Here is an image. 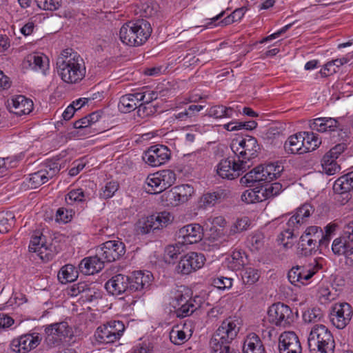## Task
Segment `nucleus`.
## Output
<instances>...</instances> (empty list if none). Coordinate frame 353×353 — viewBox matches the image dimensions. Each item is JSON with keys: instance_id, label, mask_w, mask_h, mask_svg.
Here are the masks:
<instances>
[{"instance_id": "8", "label": "nucleus", "mask_w": 353, "mask_h": 353, "mask_svg": "<svg viewBox=\"0 0 353 353\" xmlns=\"http://www.w3.org/2000/svg\"><path fill=\"white\" fill-rule=\"evenodd\" d=\"M171 222V214L163 211L139 219L135 225V230L137 234L145 235L166 227Z\"/></svg>"}, {"instance_id": "47", "label": "nucleus", "mask_w": 353, "mask_h": 353, "mask_svg": "<svg viewBox=\"0 0 353 353\" xmlns=\"http://www.w3.org/2000/svg\"><path fill=\"white\" fill-rule=\"evenodd\" d=\"M260 274L259 271L252 268H245L241 272V279L245 285H252L259 279Z\"/></svg>"}, {"instance_id": "32", "label": "nucleus", "mask_w": 353, "mask_h": 353, "mask_svg": "<svg viewBox=\"0 0 353 353\" xmlns=\"http://www.w3.org/2000/svg\"><path fill=\"white\" fill-rule=\"evenodd\" d=\"M48 60L46 57H42L37 54H29L25 59V63L34 70H41L45 73L47 69Z\"/></svg>"}, {"instance_id": "29", "label": "nucleus", "mask_w": 353, "mask_h": 353, "mask_svg": "<svg viewBox=\"0 0 353 353\" xmlns=\"http://www.w3.org/2000/svg\"><path fill=\"white\" fill-rule=\"evenodd\" d=\"M243 353H266L260 337L255 333L248 334L244 341Z\"/></svg>"}, {"instance_id": "64", "label": "nucleus", "mask_w": 353, "mask_h": 353, "mask_svg": "<svg viewBox=\"0 0 353 353\" xmlns=\"http://www.w3.org/2000/svg\"><path fill=\"white\" fill-rule=\"evenodd\" d=\"M186 334L181 330L172 329L170 333V339L172 343L175 345H180L186 341Z\"/></svg>"}, {"instance_id": "42", "label": "nucleus", "mask_w": 353, "mask_h": 353, "mask_svg": "<svg viewBox=\"0 0 353 353\" xmlns=\"http://www.w3.org/2000/svg\"><path fill=\"white\" fill-rule=\"evenodd\" d=\"M88 196L85 194L81 188L74 189L70 190L65 197V202L68 205H72L75 203L85 202Z\"/></svg>"}, {"instance_id": "27", "label": "nucleus", "mask_w": 353, "mask_h": 353, "mask_svg": "<svg viewBox=\"0 0 353 353\" xmlns=\"http://www.w3.org/2000/svg\"><path fill=\"white\" fill-rule=\"evenodd\" d=\"M103 268L104 265L97 256L96 251L94 256L83 259L79 265V270L85 275L94 274L101 271Z\"/></svg>"}, {"instance_id": "59", "label": "nucleus", "mask_w": 353, "mask_h": 353, "mask_svg": "<svg viewBox=\"0 0 353 353\" xmlns=\"http://www.w3.org/2000/svg\"><path fill=\"white\" fill-rule=\"evenodd\" d=\"M61 165L58 161H50L41 170L45 172L47 181L59 173Z\"/></svg>"}, {"instance_id": "28", "label": "nucleus", "mask_w": 353, "mask_h": 353, "mask_svg": "<svg viewBox=\"0 0 353 353\" xmlns=\"http://www.w3.org/2000/svg\"><path fill=\"white\" fill-rule=\"evenodd\" d=\"M11 104H9L11 111L18 115L29 114L33 107L32 100L23 95H18L12 98Z\"/></svg>"}, {"instance_id": "21", "label": "nucleus", "mask_w": 353, "mask_h": 353, "mask_svg": "<svg viewBox=\"0 0 353 353\" xmlns=\"http://www.w3.org/2000/svg\"><path fill=\"white\" fill-rule=\"evenodd\" d=\"M152 280L153 276L150 272H134L129 276L130 294L145 291L151 285Z\"/></svg>"}, {"instance_id": "43", "label": "nucleus", "mask_w": 353, "mask_h": 353, "mask_svg": "<svg viewBox=\"0 0 353 353\" xmlns=\"http://www.w3.org/2000/svg\"><path fill=\"white\" fill-rule=\"evenodd\" d=\"M322 268V265L317 261L314 260V263L308 268L303 266L301 274H299V282L304 284L305 281L310 279L320 269Z\"/></svg>"}, {"instance_id": "49", "label": "nucleus", "mask_w": 353, "mask_h": 353, "mask_svg": "<svg viewBox=\"0 0 353 353\" xmlns=\"http://www.w3.org/2000/svg\"><path fill=\"white\" fill-rule=\"evenodd\" d=\"M164 190L172 186L176 181V174L170 170H163L157 172Z\"/></svg>"}, {"instance_id": "56", "label": "nucleus", "mask_w": 353, "mask_h": 353, "mask_svg": "<svg viewBox=\"0 0 353 353\" xmlns=\"http://www.w3.org/2000/svg\"><path fill=\"white\" fill-rule=\"evenodd\" d=\"M137 116L140 118H146L154 114L156 109L150 104L141 103L137 105Z\"/></svg>"}, {"instance_id": "4", "label": "nucleus", "mask_w": 353, "mask_h": 353, "mask_svg": "<svg viewBox=\"0 0 353 353\" xmlns=\"http://www.w3.org/2000/svg\"><path fill=\"white\" fill-rule=\"evenodd\" d=\"M283 166L274 163L261 164L247 172L240 179L241 184L252 186L254 183H268L280 176Z\"/></svg>"}, {"instance_id": "63", "label": "nucleus", "mask_w": 353, "mask_h": 353, "mask_svg": "<svg viewBox=\"0 0 353 353\" xmlns=\"http://www.w3.org/2000/svg\"><path fill=\"white\" fill-rule=\"evenodd\" d=\"M264 236L261 233H256L250 236L249 243L252 251H258L263 246L264 243Z\"/></svg>"}, {"instance_id": "22", "label": "nucleus", "mask_w": 353, "mask_h": 353, "mask_svg": "<svg viewBox=\"0 0 353 353\" xmlns=\"http://www.w3.org/2000/svg\"><path fill=\"white\" fill-rule=\"evenodd\" d=\"M280 353H301L302 348L299 337L294 332H284L279 336Z\"/></svg>"}, {"instance_id": "37", "label": "nucleus", "mask_w": 353, "mask_h": 353, "mask_svg": "<svg viewBox=\"0 0 353 353\" xmlns=\"http://www.w3.org/2000/svg\"><path fill=\"white\" fill-rule=\"evenodd\" d=\"M182 244L169 245L165 248L163 259L168 263H174L175 261L182 256Z\"/></svg>"}, {"instance_id": "41", "label": "nucleus", "mask_w": 353, "mask_h": 353, "mask_svg": "<svg viewBox=\"0 0 353 353\" xmlns=\"http://www.w3.org/2000/svg\"><path fill=\"white\" fill-rule=\"evenodd\" d=\"M230 266L235 270H240L247 263V256L241 250H234L231 254Z\"/></svg>"}, {"instance_id": "54", "label": "nucleus", "mask_w": 353, "mask_h": 353, "mask_svg": "<svg viewBox=\"0 0 353 353\" xmlns=\"http://www.w3.org/2000/svg\"><path fill=\"white\" fill-rule=\"evenodd\" d=\"M302 235H306L307 239H312V241L318 244L319 239H322V229L318 226H310L307 228Z\"/></svg>"}, {"instance_id": "57", "label": "nucleus", "mask_w": 353, "mask_h": 353, "mask_svg": "<svg viewBox=\"0 0 353 353\" xmlns=\"http://www.w3.org/2000/svg\"><path fill=\"white\" fill-rule=\"evenodd\" d=\"M212 285L219 290L230 289L232 285V279L224 276L214 278Z\"/></svg>"}, {"instance_id": "45", "label": "nucleus", "mask_w": 353, "mask_h": 353, "mask_svg": "<svg viewBox=\"0 0 353 353\" xmlns=\"http://www.w3.org/2000/svg\"><path fill=\"white\" fill-rule=\"evenodd\" d=\"M159 10V4L153 0H147L141 3L140 12L144 17H151L154 16Z\"/></svg>"}, {"instance_id": "60", "label": "nucleus", "mask_w": 353, "mask_h": 353, "mask_svg": "<svg viewBox=\"0 0 353 353\" xmlns=\"http://www.w3.org/2000/svg\"><path fill=\"white\" fill-rule=\"evenodd\" d=\"M74 212L72 210L59 208L56 212V221L57 222L68 223L71 221Z\"/></svg>"}, {"instance_id": "34", "label": "nucleus", "mask_w": 353, "mask_h": 353, "mask_svg": "<svg viewBox=\"0 0 353 353\" xmlns=\"http://www.w3.org/2000/svg\"><path fill=\"white\" fill-rule=\"evenodd\" d=\"M339 248V245L332 243V250L335 254L344 255L346 257V263L350 266H353V243H346L341 245Z\"/></svg>"}, {"instance_id": "18", "label": "nucleus", "mask_w": 353, "mask_h": 353, "mask_svg": "<svg viewBox=\"0 0 353 353\" xmlns=\"http://www.w3.org/2000/svg\"><path fill=\"white\" fill-rule=\"evenodd\" d=\"M205 261L204 255L201 253L190 252L180 256V260L176 267L179 274H189L203 267Z\"/></svg>"}, {"instance_id": "12", "label": "nucleus", "mask_w": 353, "mask_h": 353, "mask_svg": "<svg viewBox=\"0 0 353 353\" xmlns=\"http://www.w3.org/2000/svg\"><path fill=\"white\" fill-rule=\"evenodd\" d=\"M352 315V307L346 302L336 303L330 309V321L337 329L345 328L350 323Z\"/></svg>"}, {"instance_id": "35", "label": "nucleus", "mask_w": 353, "mask_h": 353, "mask_svg": "<svg viewBox=\"0 0 353 353\" xmlns=\"http://www.w3.org/2000/svg\"><path fill=\"white\" fill-rule=\"evenodd\" d=\"M58 279L62 283L72 282L78 277V271L71 264L63 266L58 273Z\"/></svg>"}, {"instance_id": "36", "label": "nucleus", "mask_w": 353, "mask_h": 353, "mask_svg": "<svg viewBox=\"0 0 353 353\" xmlns=\"http://www.w3.org/2000/svg\"><path fill=\"white\" fill-rule=\"evenodd\" d=\"M241 200L246 203H258L265 200L263 186L245 190L241 195Z\"/></svg>"}, {"instance_id": "33", "label": "nucleus", "mask_w": 353, "mask_h": 353, "mask_svg": "<svg viewBox=\"0 0 353 353\" xmlns=\"http://www.w3.org/2000/svg\"><path fill=\"white\" fill-rule=\"evenodd\" d=\"M145 191L152 194H157L164 191L158 172L150 174L144 186Z\"/></svg>"}, {"instance_id": "40", "label": "nucleus", "mask_w": 353, "mask_h": 353, "mask_svg": "<svg viewBox=\"0 0 353 353\" xmlns=\"http://www.w3.org/2000/svg\"><path fill=\"white\" fill-rule=\"evenodd\" d=\"M333 243L339 245V247L346 243H353V220L344 225L341 236L334 239Z\"/></svg>"}, {"instance_id": "25", "label": "nucleus", "mask_w": 353, "mask_h": 353, "mask_svg": "<svg viewBox=\"0 0 353 353\" xmlns=\"http://www.w3.org/2000/svg\"><path fill=\"white\" fill-rule=\"evenodd\" d=\"M194 194V188L191 185L182 184L172 188L167 197L172 205H178L187 202Z\"/></svg>"}, {"instance_id": "61", "label": "nucleus", "mask_w": 353, "mask_h": 353, "mask_svg": "<svg viewBox=\"0 0 353 353\" xmlns=\"http://www.w3.org/2000/svg\"><path fill=\"white\" fill-rule=\"evenodd\" d=\"M282 185L276 182L268 185L265 189L263 188V195L265 196V200L270 197L278 195L282 191Z\"/></svg>"}, {"instance_id": "14", "label": "nucleus", "mask_w": 353, "mask_h": 353, "mask_svg": "<svg viewBox=\"0 0 353 353\" xmlns=\"http://www.w3.org/2000/svg\"><path fill=\"white\" fill-rule=\"evenodd\" d=\"M268 313L270 322L277 326L285 327L294 319L291 308L280 302L272 305Z\"/></svg>"}, {"instance_id": "2", "label": "nucleus", "mask_w": 353, "mask_h": 353, "mask_svg": "<svg viewBox=\"0 0 353 353\" xmlns=\"http://www.w3.org/2000/svg\"><path fill=\"white\" fill-rule=\"evenodd\" d=\"M151 32L150 23L145 19H138L123 25L119 31V38L124 44L137 47L145 43Z\"/></svg>"}, {"instance_id": "30", "label": "nucleus", "mask_w": 353, "mask_h": 353, "mask_svg": "<svg viewBox=\"0 0 353 353\" xmlns=\"http://www.w3.org/2000/svg\"><path fill=\"white\" fill-rule=\"evenodd\" d=\"M139 102L138 92L127 94L120 98L118 107L121 112L128 113L137 109Z\"/></svg>"}, {"instance_id": "58", "label": "nucleus", "mask_w": 353, "mask_h": 353, "mask_svg": "<svg viewBox=\"0 0 353 353\" xmlns=\"http://www.w3.org/2000/svg\"><path fill=\"white\" fill-rule=\"evenodd\" d=\"M61 165L58 161H50L41 170L45 172L47 181L59 173Z\"/></svg>"}, {"instance_id": "44", "label": "nucleus", "mask_w": 353, "mask_h": 353, "mask_svg": "<svg viewBox=\"0 0 353 353\" xmlns=\"http://www.w3.org/2000/svg\"><path fill=\"white\" fill-rule=\"evenodd\" d=\"M80 299H82L83 301L92 302L101 298V292L95 288L94 283H88Z\"/></svg>"}, {"instance_id": "55", "label": "nucleus", "mask_w": 353, "mask_h": 353, "mask_svg": "<svg viewBox=\"0 0 353 353\" xmlns=\"http://www.w3.org/2000/svg\"><path fill=\"white\" fill-rule=\"evenodd\" d=\"M38 7L44 10H56L61 6V0H35Z\"/></svg>"}, {"instance_id": "3", "label": "nucleus", "mask_w": 353, "mask_h": 353, "mask_svg": "<svg viewBox=\"0 0 353 353\" xmlns=\"http://www.w3.org/2000/svg\"><path fill=\"white\" fill-rule=\"evenodd\" d=\"M335 341L331 331L323 324H316L310 330L307 345L310 353H334Z\"/></svg>"}, {"instance_id": "10", "label": "nucleus", "mask_w": 353, "mask_h": 353, "mask_svg": "<svg viewBox=\"0 0 353 353\" xmlns=\"http://www.w3.org/2000/svg\"><path fill=\"white\" fill-rule=\"evenodd\" d=\"M250 166L245 160L225 159L218 164L216 172L221 178L232 180L239 177Z\"/></svg>"}, {"instance_id": "53", "label": "nucleus", "mask_w": 353, "mask_h": 353, "mask_svg": "<svg viewBox=\"0 0 353 353\" xmlns=\"http://www.w3.org/2000/svg\"><path fill=\"white\" fill-rule=\"evenodd\" d=\"M119 187V183L117 181L108 182L101 189L100 193L101 198L108 199L113 196L114 193L118 190Z\"/></svg>"}, {"instance_id": "20", "label": "nucleus", "mask_w": 353, "mask_h": 353, "mask_svg": "<svg viewBox=\"0 0 353 353\" xmlns=\"http://www.w3.org/2000/svg\"><path fill=\"white\" fill-rule=\"evenodd\" d=\"M203 230L199 224H188L178 230L176 237L179 243L183 245L196 243L203 238Z\"/></svg>"}, {"instance_id": "17", "label": "nucleus", "mask_w": 353, "mask_h": 353, "mask_svg": "<svg viewBox=\"0 0 353 353\" xmlns=\"http://www.w3.org/2000/svg\"><path fill=\"white\" fill-rule=\"evenodd\" d=\"M171 157L169 148L163 145L150 146L143 154V160L152 167L160 166L167 163Z\"/></svg>"}, {"instance_id": "23", "label": "nucleus", "mask_w": 353, "mask_h": 353, "mask_svg": "<svg viewBox=\"0 0 353 353\" xmlns=\"http://www.w3.org/2000/svg\"><path fill=\"white\" fill-rule=\"evenodd\" d=\"M105 288L109 294L115 296L130 294L129 276L123 274L113 276L105 283Z\"/></svg>"}, {"instance_id": "6", "label": "nucleus", "mask_w": 353, "mask_h": 353, "mask_svg": "<svg viewBox=\"0 0 353 353\" xmlns=\"http://www.w3.org/2000/svg\"><path fill=\"white\" fill-rule=\"evenodd\" d=\"M240 330L238 319L228 318L224 320L213 335L211 345L222 346L229 345L235 339Z\"/></svg>"}, {"instance_id": "5", "label": "nucleus", "mask_w": 353, "mask_h": 353, "mask_svg": "<svg viewBox=\"0 0 353 353\" xmlns=\"http://www.w3.org/2000/svg\"><path fill=\"white\" fill-rule=\"evenodd\" d=\"M310 128L319 132H330L333 138L338 137L339 141H345L349 131L341 125L339 121L332 117H319L310 121Z\"/></svg>"}, {"instance_id": "13", "label": "nucleus", "mask_w": 353, "mask_h": 353, "mask_svg": "<svg viewBox=\"0 0 353 353\" xmlns=\"http://www.w3.org/2000/svg\"><path fill=\"white\" fill-rule=\"evenodd\" d=\"M314 208L309 203H305L296 210L295 214L290 218L287 223L285 232L288 234V238L296 236L297 230L305 223L307 219L314 212Z\"/></svg>"}, {"instance_id": "24", "label": "nucleus", "mask_w": 353, "mask_h": 353, "mask_svg": "<svg viewBox=\"0 0 353 353\" xmlns=\"http://www.w3.org/2000/svg\"><path fill=\"white\" fill-rule=\"evenodd\" d=\"M352 189L353 171L337 179L333 185L334 193L342 197V204H345L350 200V194L349 192Z\"/></svg>"}, {"instance_id": "62", "label": "nucleus", "mask_w": 353, "mask_h": 353, "mask_svg": "<svg viewBox=\"0 0 353 353\" xmlns=\"http://www.w3.org/2000/svg\"><path fill=\"white\" fill-rule=\"evenodd\" d=\"M249 226V219L248 217H243L238 219L234 225L231 227L230 230V234H234L247 230Z\"/></svg>"}, {"instance_id": "7", "label": "nucleus", "mask_w": 353, "mask_h": 353, "mask_svg": "<svg viewBox=\"0 0 353 353\" xmlns=\"http://www.w3.org/2000/svg\"><path fill=\"white\" fill-rule=\"evenodd\" d=\"M231 149L236 154L237 159L245 160L248 164L252 165L250 161L256 158L261 150L256 138L246 136L241 140L234 139L231 144Z\"/></svg>"}, {"instance_id": "50", "label": "nucleus", "mask_w": 353, "mask_h": 353, "mask_svg": "<svg viewBox=\"0 0 353 353\" xmlns=\"http://www.w3.org/2000/svg\"><path fill=\"white\" fill-rule=\"evenodd\" d=\"M29 186L32 189L37 188L42 184L47 182L45 172L40 170L36 172L30 174L28 177Z\"/></svg>"}, {"instance_id": "52", "label": "nucleus", "mask_w": 353, "mask_h": 353, "mask_svg": "<svg viewBox=\"0 0 353 353\" xmlns=\"http://www.w3.org/2000/svg\"><path fill=\"white\" fill-rule=\"evenodd\" d=\"M190 301V294L186 290V292H183L181 290H177L174 292V296L172 297V301L171 302V305L174 309L182 306L188 301Z\"/></svg>"}, {"instance_id": "9", "label": "nucleus", "mask_w": 353, "mask_h": 353, "mask_svg": "<svg viewBox=\"0 0 353 353\" xmlns=\"http://www.w3.org/2000/svg\"><path fill=\"white\" fill-rule=\"evenodd\" d=\"M124 330L125 325L121 321H113L99 326L94 337L99 343H112L121 338Z\"/></svg>"}, {"instance_id": "39", "label": "nucleus", "mask_w": 353, "mask_h": 353, "mask_svg": "<svg viewBox=\"0 0 353 353\" xmlns=\"http://www.w3.org/2000/svg\"><path fill=\"white\" fill-rule=\"evenodd\" d=\"M15 216L14 212L8 211L0 213V233L8 232L14 225Z\"/></svg>"}, {"instance_id": "16", "label": "nucleus", "mask_w": 353, "mask_h": 353, "mask_svg": "<svg viewBox=\"0 0 353 353\" xmlns=\"http://www.w3.org/2000/svg\"><path fill=\"white\" fill-rule=\"evenodd\" d=\"M29 250L37 253L44 262L52 260L56 254L55 247L52 246L51 243L48 245L46 236L39 233L32 236Z\"/></svg>"}, {"instance_id": "19", "label": "nucleus", "mask_w": 353, "mask_h": 353, "mask_svg": "<svg viewBox=\"0 0 353 353\" xmlns=\"http://www.w3.org/2000/svg\"><path fill=\"white\" fill-rule=\"evenodd\" d=\"M70 327L65 321L52 323L47 326L45 332L47 335L46 341L50 346L60 345L62 340L70 333Z\"/></svg>"}, {"instance_id": "26", "label": "nucleus", "mask_w": 353, "mask_h": 353, "mask_svg": "<svg viewBox=\"0 0 353 353\" xmlns=\"http://www.w3.org/2000/svg\"><path fill=\"white\" fill-rule=\"evenodd\" d=\"M304 134V132H300L290 136L284 143L285 152L288 154L307 153Z\"/></svg>"}, {"instance_id": "38", "label": "nucleus", "mask_w": 353, "mask_h": 353, "mask_svg": "<svg viewBox=\"0 0 353 353\" xmlns=\"http://www.w3.org/2000/svg\"><path fill=\"white\" fill-rule=\"evenodd\" d=\"M336 158H333L327 154L323 156L321 160V165L323 171L327 175H333L341 170L340 165L336 161Z\"/></svg>"}, {"instance_id": "51", "label": "nucleus", "mask_w": 353, "mask_h": 353, "mask_svg": "<svg viewBox=\"0 0 353 353\" xmlns=\"http://www.w3.org/2000/svg\"><path fill=\"white\" fill-rule=\"evenodd\" d=\"M221 196L222 193L218 192L204 194L201 198V205L205 208L213 206L221 201Z\"/></svg>"}, {"instance_id": "1", "label": "nucleus", "mask_w": 353, "mask_h": 353, "mask_svg": "<svg viewBox=\"0 0 353 353\" xmlns=\"http://www.w3.org/2000/svg\"><path fill=\"white\" fill-rule=\"evenodd\" d=\"M57 69L61 79L67 83H76L85 75L83 59L72 49H66L57 59Z\"/></svg>"}, {"instance_id": "31", "label": "nucleus", "mask_w": 353, "mask_h": 353, "mask_svg": "<svg viewBox=\"0 0 353 353\" xmlns=\"http://www.w3.org/2000/svg\"><path fill=\"white\" fill-rule=\"evenodd\" d=\"M319 250L318 244L312 241V239H307L306 235H301L298 243V253L301 256H307L316 253Z\"/></svg>"}, {"instance_id": "11", "label": "nucleus", "mask_w": 353, "mask_h": 353, "mask_svg": "<svg viewBox=\"0 0 353 353\" xmlns=\"http://www.w3.org/2000/svg\"><path fill=\"white\" fill-rule=\"evenodd\" d=\"M97 256L102 263H111L119 260L125 253V244L119 240L105 241L96 248Z\"/></svg>"}, {"instance_id": "46", "label": "nucleus", "mask_w": 353, "mask_h": 353, "mask_svg": "<svg viewBox=\"0 0 353 353\" xmlns=\"http://www.w3.org/2000/svg\"><path fill=\"white\" fill-rule=\"evenodd\" d=\"M305 144L307 152L316 150L321 144L319 135L313 132H304Z\"/></svg>"}, {"instance_id": "15", "label": "nucleus", "mask_w": 353, "mask_h": 353, "mask_svg": "<svg viewBox=\"0 0 353 353\" xmlns=\"http://www.w3.org/2000/svg\"><path fill=\"white\" fill-rule=\"evenodd\" d=\"M41 340L39 333L28 332L14 339L10 343V348L17 353H28L38 347Z\"/></svg>"}, {"instance_id": "48", "label": "nucleus", "mask_w": 353, "mask_h": 353, "mask_svg": "<svg viewBox=\"0 0 353 353\" xmlns=\"http://www.w3.org/2000/svg\"><path fill=\"white\" fill-rule=\"evenodd\" d=\"M323 317L322 310L319 307H312L305 311L303 314V319L305 323H315L320 321Z\"/></svg>"}]
</instances>
